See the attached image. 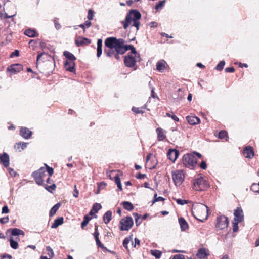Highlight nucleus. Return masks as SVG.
<instances>
[{
    "label": "nucleus",
    "mask_w": 259,
    "mask_h": 259,
    "mask_svg": "<svg viewBox=\"0 0 259 259\" xmlns=\"http://www.w3.org/2000/svg\"><path fill=\"white\" fill-rule=\"evenodd\" d=\"M16 14V13L15 12V14H14L13 15L9 16L6 13H3L0 12V17L2 19H3V18L7 19V18H12V17H14Z\"/></svg>",
    "instance_id": "46"
},
{
    "label": "nucleus",
    "mask_w": 259,
    "mask_h": 259,
    "mask_svg": "<svg viewBox=\"0 0 259 259\" xmlns=\"http://www.w3.org/2000/svg\"><path fill=\"white\" fill-rule=\"evenodd\" d=\"M201 157V154L196 152L190 154L188 153L184 155L183 163L185 167L193 169L197 164L198 159H200Z\"/></svg>",
    "instance_id": "2"
},
{
    "label": "nucleus",
    "mask_w": 259,
    "mask_h": 259,
    "mask_svg": "<svg viewBox=\"0 0 259 259\" xmlns=\"http://www.w3.org/2000/svg\"><path fill=\"white\" fill-rule=\"evenodd\" d=\"M11 234L12 236H14L19 235L24 236L25 235L24 231L16 228L11 230Z\"/></svg>",
    "instance_id": "30"
},
{
    "label": "nucleus",
    "mask_w": 259,
    "mask_h": 259,
    "mask_svg": "<svg viewBox=\"0 0 259 259\" xmlns=\"http://www.w3.org/2000/svg\"><path fill=\"white\" fill-rule=\"evenodd\" d=\"M23 70V66L20 64H13L8 66L7 71L12 74H16Z\"/></svg>",
    "instance_id": "10"
},
{
    "label": "nucleus",
    "mask_w": 259,
    "mask_h": 259,
    "mask_svg": "<svg viewBox=\"0 0 259 259\" xmlns=\"http://www.w3.org/2000/svg\"><path fill=\"white\" fill-rule=\"evenodd\" d=\"M225 71L226 72L232 73V72H234L235 71V69L233 67H227V68H226L225 69Z\"/></svg>",
    "instance_id": "63"
},
{
    "label": "nucleus",
    "mask_w": 259,
    "mask_h": 259,
    "mask_svg": "<svg viewBox=\"0 0 259 259\" xmlns=\"http://www.w3.org/2000/svg\"><path fill=\"white\" fill-rule=\"evenodd\" d=\"M27 143L19 142L17 144L18 146H21L22 149H24L27 146Z\"/></svg>",
    "instance_id": "61"
},
{
    "label": "nucleus",
    "mask_w": 259,
    "mask_h": 259,
    "mask_svg": "<svg viewBox=\"0 0 259 259\" xmlns=\"http://www.w3.org/2000/svg\"><path fill=\"white\" fill-rule=\"evenodd\" d=\"M229 224L228 218L222 215L217 217L216 220L215 228L222 230L227 228Z\"/></svg>",
    "instance_id": "8"
},
{
    "label": "nucleus",
    "mask_w": 259,
    "mask_h": 259,
    "mask_svg": "<svg viewBox=\"0 0 259 259\" xmlns=\"http://www.w3.org/2000/svg\"><path fill=\"white\" fill-rule=\"evenodd\" d=\"M238 230V222H233V231L234 232H236Z\"/></svg>",
    "instance_id": "56"
},
{
    "label": "nucleus",
    "mask_w": 259,
    "mask_h": 259,
    "mask_svg": "<svg viewBox=\"0 0 259 259\" xmlns=\"http://www.w3.org/2000/svg\"><path fill=\"white\" fill-rule=\"evenodd\" d=\"M141 18V13L136 9L131 10L127 14L124 21H121L123 28L126 29L131 24L132 21H133L132 26L136 28V30H138L140 23L139 20Z\"/></svg>",
    "instance_id": "1"
},
{
    "label": "nucleus",
    "mask_w": 259,
    "mask_h": 259,
    "mask_svg": "<svg viewBox=\"0 0 259 259\" xmlns=\"http://www.w3.org/2000/svg\"><path fill=\"white\" fill-rule=\"evenodd\" d=\"M46 168L41 167L38 170L35 171L32 174L36 183L39 185H42L44 184L43 177L45 176Z\"/></svg>",
    "instance_id": "7"
},
{
    "label": "nucleus",
    "mask_w": 259,
    "mask_h": 259,
    "mask_svg": "<svg viewBox=\"0 0 259 259\" xmlns=\"http://www.w3.org/2000/svg\"><path fill=\"white\" fill-rule=\"evenodd\" d=\"M209 255V250L204 248H200L196 254L197 257L199 259H207V257Z\"/></svg>",
    "instance_id": "15"
},
{
    "label": "nucleus",
    "mask_w": 259,
    "mask_h": 259,
    "mask_svg": "<svg viewBox=\"0 0 259 259\" xmlns=\"http://www.w3.org/2000/svg\"><path fill=\"white\" fill-rule=\"evenodd\" d=\"M156 131L157 134L158 140L159 141H163L166 138L164 131L160 127L157 128Z\"/></svg>",
    "instance_id": "22"
},
{
    "label": "nucleus",
    "mask_w": 259,
    "mask_h": 259,
    "mask_svg": "<svg viewBox=\"0 0 259 259\" xmlns=\"http://www.w3.org/2000/svg\"><path fill=\"white\" fill-rule=\"evenodd\" d=\"M132 110L136 114H143L144 113V111L140 108L133 107Z\"/></svg>",
    "instance_id": "44"
},
{
    "label": "nucleus",
    "mask_w": 259,
    "mask_h": 259,
    "mask_svg": "<svg viewBox=\"0 0 259 259\" xmlns=\"http://www.w3.org/2000/svg\"><path fill=\"white\" fill-rule=\"evenodd\" d=\"M208 211V207L206 205H205L203 204L196 203L195 204L193 205L192 206V212L193 213V215L198 220L199 219L197 218V216L194 214V213H195L197 215H199V213L207 214Z\"/></svg>",
    "instance_id": "5"
},
{
    "label": "nucleus",
    "mask_w": 259,
    "mask_h": 259,
    "mask_svg": "<svg viewBox=\"0 0 259 259\" xmlns=\"http://www.w3.org/2000/svg\"><path fill=\"white\" fill-rule=\"evenodd\" d=\"M9 217H6L0 219V223L2 224H5L9 221Z\"/></svg>",
    "instance_id": "58"
},
{
    "label": "nucleus",
    "mask_w": 259,
    "mask_h": 259,
    "mask_svg": "<svg viewBox=\"0 0 259 259\" xmlns=\"http://www.w3.org/2000/svg\"><path fill=\"white\" fill-rule=\"evenodd\" d=\"M122 40V38L117 39L114 37H108L105 41V45L110 49H115Z\"/></svg>",
    "instance_id": "9"
},
{
    "label": "nucleus",
    "mask_w": 259,
    "mask_h": 259,
    "mask_svg": "<svg viewBox=\"0 0 259 259\" xmlns=\"http://www.w3.org/2000/svg\"><path fill=\"white\" fill-rule=\"evenodd\" d=\"M166 64V62L163 60L159 61L156 64V69L159 72L163 71L165 68Z\"/></svg>",
    "instance_id": "24"
},
{
    "label": "nucleus",
    "mask_w": 259,
    "mask_h": 259,
    "mask_svg": "<svg viewBox=\"0 0 259 259\" xmlns=\"http://www.w3.org/2000/svg\"><path fill=\"white\" fill-rule=\"evenodd\" d=\"M64 67L67 71H70L71 72H73L75 71V63L73 61H68L66 60L64 62Z\"/></svg>",
    "instance_id": "21"
},
{
    "label": "nucleus",
    "mask_w": 259,
    "mask_h": 259,
    "mask_svg": "<svg viewBox=\"0 0 259 259\" xmlns=\"http://www.w3.org/2000/svg\"><path fill=\"white\" fill-rule=\"evenodd\" d=\"M24 34L29 37H35L38 35L37 33L35 30L28 29L24 31Z\"/></svg>",
    "instance_id": "28"
},
{
    "label": "nucleus",
    "mask_w": 259,
    "mask_h": 259,
    "mask_svg": "<svg viewBox=\"0 0 259 259\" xmlns=\"http://www.w3.org/2000/svg\"><path fill=\"white\" fill-rule=\"evenodd\" d=\"M91 219V218H90L88 215H85L83 217V220L81 223V227L82 228H83L85 226L87 225L90 220Z\"/></svg>",
    "instance_id": "38"
},
{
    "label": "nucleus",
    "mask_w": 259,
    "mask_h": 259,
    "mask_svg": "<svg viewBox=\"0 0 259 259\" xmlns=\"http://www.w3.org/2000/svg\"><path fill=\"white\" fill-rule=\"evenodd\" d=\"M119 45L115 49V51L119 54H123L128 50L127 45H124V40L123 39Z\"/></svg>",
    "instance_id": "14"
},
{
    "label": "nucleus",
    "mask_w": 259,
    "mask_h": 259,
    "mask_svg": "<svg viewBox=\"0 0 259 259\" xmlns=\"http://www.w3.org/2000/svg\"><path fill=\"white\" fill-rule=\"evenodd\" d=\"M120 229L121 231H128L133 225V220L131 217H126L122 219L119 223Z\"/></svg>",
    "instance_id": "6"
},
{
    "label": "nucleus",
    "mask_w": 259,
    "mask_h": 259,
    "mask_svg": "<svg viewBox=\"0 0 259 259\" xmlns=\"http://www.w3.org/2000/svg\"><path fill=\"white\" fill-rule=\"evenodd\" d=\"M105 53L106 54V55L108 57H111L113 55H114L115 51H113L112 49L111 50H104Z\"/></svg>",
    "instance_id": "52"
},
{
    "label": "nucleus",
    "mask_w": 259,
    "mask_h": 259,
    "mask_svg": "<svg viewBox=\"0 0 259 259\" xmlns=\"http://www.w3.org/2000/svg\"><path fill=\"white\" fill-rule=\"evenodd\" d=\"M227 133L225 131H221L218 134V138L221 139H225L227 141L228 138Z\"/></svg>",
    "instance_id": "37"
},
{
    "label": "nucleus",
    "mask_w": 259,
    "mask_h": 259,
    "mask_svg": "<svg viewBox=\"0 0 259 259\" xmlns=\"http://www.w3.org/2000/svg\"><path fill=\"white\" fill-rule=\"evenodd\" d=\"M32 132L27 127H22L20 131V135L24 139H28L32 135Z\"/></svg>",
    "instance_id": "18"
},
{
    "label": "nucleus",
    "mask_w": 259,
    "mask_h": 259,
    "mask_svg": "<svg viewBox=\"0 0 259 259\" xmlns=\"http://www.w3.org/2000/svg\"><path fill=\"white\" fill-rule=\"evenodd\" d=\"M133 215L135 218V223L136 225H139L142 222V220H139V219H141V215L138 214L137 213H134Z\"/></svg>",
    "instance_id": "43"
},
{
    "label": "nucleus",
    "mask_w": 259,
    "mask_h": 259,
    "mask_svg": "<svg viewBox=\"0 0 259 259\" xmlns=\"http://www.w3.org/2000/svg\"><path fill=\"white\" fill-rule=\"evenodd\" d=\"M127 48H128V50H131V53L133 54H136L137 52L135 48L132 45H127Z\"/></svg>",
    "instance_id": "51"
},
{
    "label": "nucleus",
    "mask_w": 259,
    "mask_h": 259,
    "mask_svg": "<svg viewBox=\"0 0 259 259\" xmlns=\"http://www.w3.org/2000/svg\"><path fill=\"white\" fill-rule=\"evenodd\" d=\"M63 217H59L56 219L54 222L51 225V228H57L59 225L62 224L63 223Z\"/></svg>",
    "instance_id": "26"
},
{
    "label": "nucleus",
    "mask_w": 259,
    "mask_h": 259,
    "mask_svg": "<svg viewBox=\"0 0 259 259\" xmlns=\"http://www.w3.org/2000/svg\"><path fill=\"white\" fill-rule=\"evenodd\" d=\"M176 202L177 203V204H180V205H184V204H186L187 203V201L186 200H182V199H176Z\"/></svg>",
    "instance_id": "53"
},
{
    "label": "nucleus",
    "mask_w": 259,
    "mask_h": 259,
    "mask_svg": "<svg viewBox=\"0 0 259 259\" xmlns=\"http://www.w3.org/2000/svg\"><path fill=\"white\" fill-rule=\"evenodd\" d=\"M137 60L129 53L127 56L124 57V63L125 66L127 67H133L136 64Z\"/></svg>",
    "instance_id": "11"
},
{
    "label": "nucleus",
    "mask_w": 259,
    "mask_h": 259,
    "mask_svg": "<svg viewBox=\"0 0 259 259\" xmlns=\"http://www.w3.org/2000/svg\"><path fill=\"white\" fill-rule=\"evenodd\" d=\"M10 245L12 248L14 249H17L18 247V244L17 241L14 240L12 237H11L9 239Z\"/></svg>",
    "instance_id": "36"
},
{
    "label": "nucleus",
    "mask_w": 259,
    "mask_h": 259,
    "mask_svg": "<svg viewBox=\"0 0 259 259\" xmlns=\"http://www.w3.org/2000/svg\"><path fill=\"white\" fill-rule=\"evenodd\" d=\"M46 253L49 256L50 259L52 258L54 256V251L52 248L50 246H47L46 247Z\"/></svg>",
    "instance_id": "34"
},
{
    "label": "nucleus",
    "mask_w": 259,
    "mask_h": 259,
    "mask_svg": "<svg viewBox=\"0 0 259 259\" xmlns=\"http://www.w3.org/2000/svg\"><path fill=\"white\" fill-rule=\"evenodd\" d=\"M179 154V152L177 150L170 149L167 152V155L169 159L174 162L178 157Z\"/></svg>",
    "instance_id": "16"
},
{
    "label": "nucleus",
    "mask_w": 259,
    "mask_h": 259,
    "mask_svg": "<svg viewBox=\"0 0 259 259\" xmlns=\"http://www.w3.org/2000/svg\"><path fill=\"white\" fill-rule=\"evenodd\" d=\"M165 2V0L159 1L155 6V10L157 11L161 10L164 7Z\"/></svg>",
    "instance_id": "35"
},
{
    "label": "nucleus",
    "mask_w": 259,
    "mask_h": 259,
    "mask_svg": "<svg viewBox=\"0 0 259 259\" xmlns=\"http://www.w3.org/2000/svg\"><path fill=\"white\" fill-rule=\"evenodd\" d=\"M123 208L128 211H131L134 209V206L132 203L128 201H124L122 203Z\"/></svg>",
    "instance_id": "33"
},
{
    "label": "nucleus",
    "mask_w": 259,
    "mask_h": 259,
    "mask_svg": "<svg viewBox=\"0 0 259 259\" xmlns=\"http://www.w3.org/2000/svg\"><path fill=\"white\" fill-rule=\"evenodd\" d=\"M19 55V51L18 50H15L14 52L11 53L10 55V58H13L15 56H18Z\"/></svg>",
    "instance_id": "55"
},
{
    "label": "nucleus",
    "mask_w": 259,
    "mask_h": 259,
    "mask_svg": "<svg viewBox=\"0 0 259 259\" xmlns=\"http://www.w3.org/2000/svg\"><path fill=\"white\" fill-rule=\"evenodd\" d=\"M102 53V40L99 39L97 40V56L99 58Z\"/></svg>",
    "instance_id": "27"
},
{
    "label": "nucleus",
    "mask_w": 259,
    "mask_h": 259,
    "mask_svg": "<svg viewBox=\"0 0 259 259\" xmlns=\"http://www.w3.org/2000/svg\"><path fill=\"white\" fill-rule=\"evenodd\" d=\"M165 199L161 196L157 197V194H155L154 195L153 200L152 201V204L155 203L156 202L164 201Z\"/></svg>",
    "instance_id": "45"
},
{
    "label": "nucleus",
    "mask_w": 259,
    "mask_h": 259,
    "mask_svg": "<svg viewBox=\"0 0 259 259\" xmlns=\"http://www.w3.org/2000/svg\"><path fill=\"white\" fill-rule=\"evenodd\" d=\"M132 240V236H130L128 237L125 238L123 241V246L127 249H128V244L130 243V242Z\"/></svg>",
    "instance_id": "40"
},
{
    "label": "nucleus",
    "mask_w": 259,
    "mask_h": 259,
    "mask_svg": "<svg viewBox=\"0 0 259 259\" xmlns=\"http://www.w3.org/2000/svg\"><path fill=\"white\" fill-rule=\"evenodd\" d=\"M94 15V12L92 9H89L88 11L87 18L89 20H91L93 19Z\"/></svg>",
    "instance_id": "47"
},
{
    "label": "nucleus",
    "mask_w": 259,
    "mask_h": 259,
    "mask_svg": "<svg viewBox=\"0 0 259 259\" xmlns=\"http://www.w3.org/2000/svg\"><path fill=\"white\" fill-rule=\"evenodd\" d=\"M95 240L96 244L98 246V247H100L101 248H104V245L102 244L99 238L95 239Z\"/></svg>",
    "instance_id": "60"
},
{
    "label": "nucleus",
    "mask_w": 259,
    "mask_h": 259,
    "mask_svg": "<svg viewBox=\"0 0 259 259\" xmlns=\"http://www.w3.org/2000/svg\"><path fill=\"white\" fill-rule=\"evenodd\" d=\"M242 154L243 156L248 159H252L254 156L253 148L251 146H247L244 147Z\"/></svg>",
    "instance_id": "12"
},
{
    "label": "nucleus",
    "mask_w": 259,
    "mask_h": 259,
    "mask_svg": "<svg viewBox=\"0 0 259 259\" xmlns=\"http://www.w3.org/2000/svg\"><path fill=\"white\" fill-rule=\"evenodd\" d=\"M166 115L167 117L171 118L175 121L178 122L179 120V118L174 114H171L170 113L167 112L166 113Z\"/></svg>",
    "instance_id": "49"
},
{
    "label": "nucleus",
    "mask_w": 259,
    "mask_h": 259,
    "mask_svg": "<svg viewBox=\"0 0 259 259\" xmlns=\"http://www.w3.org/2000/svg\"><path fill=\"white\" fill-rule=\"evenodd\" d=\"M250 190L255 193H259V185L256 183H253L250 187Z\"/></svg>",
    "instance_id": "41"
},
{
    "label": "nucleus",
    "mask_w": 259,
    "mask_h": 259,
    "mask_svg": "<svg viewBox=\"0 0 259 259\" xmlns=\"http://www.w3.org/2000/svg\"><path fill=\"white\" fill-rule=\"evenodd\" d=\"M57 19H58L57 18H55L54 19L53 21L54 23L55 28H56L57 30H58L61 28V25L57 21Z\"/></svg>",
    "instance_id": "54"
},
{
    "label": "nucleus",
    "mask_w": 259,
    "mask_h": 259,
    "mask_svg": "<svg viewBox=\"0 0 259 259\" xmlns=\"http://www.w3.org/2000/svg\"><path fill=\"white\" fill-rule=\"evenodd\" d=\"M151 254L156 258H159L161 255V252L157 250H151Z\"/></svg>",
    "instance_id": "39"
},
{
    "label": "nucleus",
    "mask_w": 259,
    "mask_h": 259,
    "mask_svg": "<svg viewBox=\"0 0 259 259\" xmlns=\"http://www.w3.org/2000/svg\"><path fill=\"white\" fill-rule=\"evenodd\" d=\"M225 64V62L224 60L221 61L216 66L215 69L219 71H221Z\"/></svg>",
    "instance_id": "42"
},
{
    "label": "nucleus",
    "mask_w": 259,
    "mask_h": 259,
    "mask_svg": "<svg viewBox=\"0 0 259 259\" xmlns=\"http://www.w3.org/2000/svg\"><path fill=\"white\" fill-rule=\"evenodd\" d=\"M93 236L95 238V239L99 238V233L98 230V225H95V232L93 233Z\"/></svg>",
    "instance_id": "50"
},
{
    "label": "nucleus",
    "mask_w": 259,
    "mask_h": 259,
    "mask_svg": "<svg viewBox=\"0 0 259 259\" xmlns=\"http://www.w3.org/2000/svg\"><path fill=\"white\" fill-rule=\"evenodd\" d=\"M209 186L208 182L202 177L195 179L193 182V189L196 191H202Z\"/></svg>",
    "instance_id": "3"
},
{
    "label": "nucleus",
    "mask_w": 259,
    "mask_h": 259,
    "mask_svg": "<svg viewBox=\"0 0 259 259\" xmlns=\"http://www.w3.org/2000/svg\"><path fill=\"white\" fill-rule=\"evenodd\" d=\"M9 172L10 175L12 177H15L17 175V172L12 168H8Z\"/></svg>",
    "instance_id": "57"
},
{
    "label": "nucleus",
    "mask_w": 259,
    "mask_h": 259,
    "mask_svg": "<svg viewBox=\"0 0 259 259\" xmlns=\"http://www.w3.org/2000/svg\"><path fill=\"white\" fill-rule=\"evenodd\" d=\"M172 179L177 187L182 185L185 179V174L182 170H175L172 171Z\"/></svg>",
    "instance_id": "4"
},
{
    "label": "nucleus",
    "mask_w": 259,
    "mask_h": 259,
    "mask_svg": "<svg viewBox=\"0 0 259 259\" xmlns=\"http://www.w3.org/2000/svg\"><path fill=\"white\" fill-rule=\"evenodd\" d=\"M188 122L192 125H196L200 122V119L195 116L189 115L186 117Z\"/></svg>",
    "instance_id": "20"
},
{
    "label": "nucleus",
    "mask_w": 259,
    "mask_h": 259,
    "mask_svg": "<svg viewBox=\"0 0 259 259\" xmlns=\"http://www.w3.org/2000/svg\"><path fill=\"white\" fill-rule=\"evenodd\" d=\"M45 166H46V168H45L46 171V170L47 171L49 176H51L53 174V172H54V170H53V168L49 166L46 164H45Z\"/></svg>",
    "instance_id": "48"
},
{
    "label": "nucleus",
    "mask_w": 259,
    "mask_h": 259,
    "mask_svg": "<svg viewBox=\"0 0 259 259\" xmlns=\"http://www.w3.org/2000/svg\"><path fill=\"white\" fill-rule=\"evenodd\" d=\"M1 257V259H12V256L7 254H4Z\"/></svg>",
    "instance_id": "64"
},
{
    "label": "nucleus",
    "mask_w": 259,
    "mask_h": 259,
    "mask_svg": "<svg viewBox=\"0 0 259 259\" xmlns=\"http://www.w3.org/2000/svg\"><path fill=\"white\" fill-rule=\"evenodd\" d=\"M0 160L5 167H8L10 164L9 156L6 153L0 155Z\"/></svg>",
    "instance_id": "19"
},
{
    "label": "nucleus",
    "mask_w": 259,
    "mask_h": 259,
    "mask_svg": "<svg viewBox=\"0 0 259 259\" xmlns=\"http://www.w3.org/2000/svg\"><path fill=\"white\" fill-rule=\"evenodd\" d=\"M102 206L100 203H96L93 204L92 208L90 211V214L93 215L98 212V211L101 209Z\"/></svg>",
    "instance_id": "25"
},
{
    "label": "nucleus",
    "mask_w": 259,
    "mask_h": 259,
    "mask_svg": "<svg viewBox=\"0 0 259 259\" xmlns=\"http://www.w3.org/2000/svg\"><path fill=\"white\" fill-rule=\"evenodd\" d=\"M112 219V212L107 211L103 215V220L105 224H108Z\"/></svg>",
    "instance_id": "29"
},
{
    "label": "nucleus",
    "mask_w": 259,
    "mask_h": 259,
    "mask_svg": "<svg viewBox=\"0 0 259 259\" xmlns=\"http://www.w3.org/2000/svg\"><path fill=\"white\" fill-rule=\"evenodd\" d=\"M64 56L68 59V61H74L76 57L70 52L65 51L63 52Z\"/></svg>",
    "instance_id": "31"
},
{
    "label": "nucleus",
    "mask_w": 259,
    "mask_h": 259,
    "mask_svg": "<svg viewBox=\"0 0 259 259\" xmlns=\"http://www.w3.org/2000/svg\"><path fill=\"white\" fill-rule=\"evenodd\" d=\"M234 215L235 217L234 220L238 222H241L244 220V215L242 208L241 207H237L234 210Z\"/></svg>",
    "instance_id": "13"
},
{
    "label": "nucleus",
    "mask_w": 259,
    "mask_h": 259,
    "mask_svg": "<svg viewBox=\"0 0 259 259\" xmlns=\"http://www.w3.org/2000/svg\"><path fill=\"white\" fill-rule=\"evenodd\" d=\"M45 188L48 191H50V189H52V190H55V188H56V185L55 184H53L52 185L49 186H46Z\"/></svg>",
    "instance_id": "59"
},
{
    "label": "nucleus",
    "mask_w": 259,
    "mask_h": 259,
    "mask_svg": "<svg viewBox=\"0 0 259 259\" xmlns=\"http://www.w3.org/2000/svg\"><path fill=\"white\" fill-rule=\"evenodd\" d=\"M172 259H185V256L183 254H176L173 256Z\"/></svg>",
    "instance_id": "62"
},
{
    "label": "nucleus",
    "mask_w": 259,
    "mask_h": 259,
    "mask_svg": "<svg viewBox=\"0 0 259 259\" xmlns=\"http://www.w3.org/2000/svg\"><path fill=\"white\" fill-rule=\"evenodd\" d=\"M61 204L59 203H58L56 204L55 205H54L52 208L51 209L50 212H49V215L50 217L53 216L56 212V211L58 210L59 208L60 207Z\"/></svg>",
    "instance_id": "32"
},
{
    "label": "nucleus",
    "mask_w": 259,
    "mask_h": 259,
    "mask_svg": "<svg viewBox=\"0 0 259 259\" xmlns=\"http://www.w3.org/2000/svg\"><path fill=\"white\" fill-rule=\"evenodd\" d=\"M179 223L181 231H186L188 228V224L183 217H181L179 219Z\"/></svg>",
    "instance_id": "23"
},
{
    "label": "nucleus",
    "mask_w": 259,
    "mask_h": 259,
    "mask_svg": "<svg viewBox=\"0 0 259 259\" xmlns=\"http://www.w3.org/2000/svg\"><path fill=\"white\" fill-rule=\"evenodd\" d=\"M91 42L90 39L82 37H78L75 40V44L77 47L81 46L83 45H89Z\"/></svg>",
    "instance_id": "17"
}]
</instances>
